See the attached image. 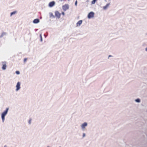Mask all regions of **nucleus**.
I'll list each match as a JSON object with an SVG mask.
<instances>
[{"mask_svg":"<svg viewBox=\"0 0 147 147\" xmlns=\"http://www.w3.org/2000/svg\"><path fill=\"white\" fill-rule=\"evenodd\" d=\"M8 110V109L7 108L6 110L4 111L1 115V118L3 121V122L5 120V117L7 114Z\"/></svg>","mask_w":147,"mask_h":147,"instance_id":"f257e3e1","label":"nucleus"},{"mask_svg":"<svg viewBox=\"0 0 147 147\" xmlns=\"http://www.w3.org/2000/svg\"><path fill=\"white\" fill-rule=\"evenodd\" d=\"M62 8L64 11H66L69 9V5L67 4H65L62 6Z\"/></svg>","mask_w":147,"mask_h":147,"instance_id":"f03ea898","label":"nucleus"},{"mask_svg":"<svg viewBox=\"0 0 147 147\" xmlns=\"http://www.w3.org/2000/svg\"><path fill=\"white\" fill-rule=\"evenodd\" d=\"M61 13H60L58 11H56L55 12V16L58 18H60Z\"/></svg>","mask_w":147,"mask_h":147,"instance_id":"7ed1b4c3","label":"nucleus"},{"mask_svg":"<svg viewBox=\"0 0 147 147\" xmlns=\"http://www.w3.org/2000/svg\"><path fill=\"white\" fill-rule=\"evenodd\" d=\"M94 13L93 12H90L88 15V18H90L93 17L94 16Z\"/></svg>","mask_w":147,"mask_h":147,"instance_id":"20e7f679","label":"nucleus"},{"mask_svg":"<svg viewBox=\"0 0 147 147\" xmlns=\"http://www.w3.org/2000/svg\"><path fill=\"white\" fill-rule=\"evenodd\" d=\"M20 82H18L17 83V85L16 86V90L17 91L19 90L20 88Z\"/></svg>","mask_w":147,"mask_h":147,"instance_id":"39448f33","label":"nucleus"},{"mask_svg":"<svg viewBox=\"0 0 147 147\" xmlns=\"http://www.w3.org/2000/svg\"><path fill=\"white\" fill-rule=\"evenodd\" d=\"M3 66L2 68L3 70H5L6 69V62H3Z\"/></svg>","mask_w":147,"mask_h":147,"instance_id":"423d86ee","label":"nucleus"},{"mask_svg":"<svg viewBox=\"0 0 147 147\" xmlns=\"http://www.w3.org/2000/svg\"><path fill=\"white\" fill-rule=\"evenodd\" d=\"M55 3L54 1L51 2L49 4V6L51 7H52L55 5Z\"/></svg>","mask_w":147,"mask_h":147,"instance_id":"0eeeda50","label":"nucleus"},{"mask_svg":"<svg viewBox=\"0 0 147 147\" xmlns=\"http://www.w3.org/2000/svg\"><path fill=\"white\" fill-rule=\"evenodd\" d=\"M87 125V124L86 123H84L83 124H82L81 125V127L83 129H84L85 127Z\"/></svg>","mask_w":147,"mask_h":147,"instance_id":"6e6552de","label":"nucleus"},{"mask_svg":"<svg viewBox=\"0 0 147 147\" xmlns=\"http://www.w3.org/2000/svg\"><path fill=\"white\" fill-rule=\"evenodd\" d=\"M82 20L79 21L76 24L77 26H80L82 23Z\"/></svg>","mask_w":147,"mask_h":147,"instance_id":"1a4fd4ad","label":"nucleus"},{"mask_svg":"<svg viewBox=\"0 0 147 147\" xmlns=\"http://www.w3.org/2000/svg\"><path fill=\"white\" fill-rule=\"evenodd\" d=\"M110 3H108L105 6L103 7L104 9L106 10L109 6Z\"/></svg>","mask_w":147,"mask_h":147,"instance_id":"9d476101","label":"nucleus"},{"mask_svg":"<svg viewBox=\"0 0 147 147\" xmlns=\"http://www.w3.org/2000/svg\"><path fill=\"white\" fill-rule=\"evenodd\" d=\"M39 22V20L38 19H34L33 20V22L34 23L36 24V23H38Z\"/></svg>","mask_w":147,"mask_h":147,"instance_id":"9b49d317","label":"nucleus"},{"mask_svg":"<svg viewBox=\"0 0 147 147\" xmlns=\"http://www.w3.org/2000/svg\"><path fill=\"white\" fill-rule=\"evenodd\" d=\"M50 18H54L55 16H54L53 13H50Z\"/></svg>","mask_w":147,"mask_h":147,"instance_id":"f8f14e48","label":"nucleus"},{"mask_svg":"<svg viewBox=\"0 0 147 147\" xmlns=\"http://www.w3.org/2000/svg\"><path fill=\"white\" fill-rule=\"evenodd\" d=\"M16 13V11H14L13 12L11 13V16L12 15L15 14Z\"/></svg>","mask_w":147,"mask_h":147,"instance_id":"ddd939ff","label":"nucleus"},{"mask_svg":"<svg viewBox=\"0 0 147 147\" xmlns=\"http://www.w3.org/2000/svg\"><path fill=\"white\" fill-rule=\"evenodd\" d=\"M97 0H93L91 2L92 4H94Z\"/></svg>","mask_w":147,"mask_h":147,"instance_id":"4468645a","label":"nucleus"},{"mask_svg":"<svg viewBox=\"0 0 147 147\" xmlns=\"http://www.w3.org/2000/svg\"><path fill=\"white\" fill-rule=\"evenodd\" d=\"M136 101L137 102H140V100L139 99H137L136 100Z\"/></svg>","mask_w":147,"mask_h":147,"instance_id":"2eb2a0df","label":"nucleus"},{"mask_svg":"<svg viewBox=\"0 0 147 147\" xmlns=\"http://www.w3.org/2000/svg\"><path fill=\"white\" fill-rule=\"evenodd\" d=\"M16 73L17 74H20V72L19 71H16Z\"/></svg>","mask_w":147,"mask_h":147,"instance_id":"dca6fc26","label":"nucleus"},{"mask_svg":"<svg viewBox=\"0 0 147 147\" xmlns=\"http://www.w3.org/2000/svg\"><path fill=\"white\" fill-rule=\"evenodd\" d=\"M27 60V59L26 58H25L24 59V62H26Z\"/></svg>","mask_w":147,"mask_h":147,"instance_id":"f3484780","label":"nucleus"},{"mask_svg":"<svg viewBox=\"0 0 147 147\" xmlns=\"http://www.w3.org/2000/svg\"><path fill=\"white\" fill-rule=\"evenodd\" d=\"M77 2H78L77 0H76V1H75V5L76 6H77Z\"/></svg>","mask_w":147,"mask_h":147,"instance_id":"a211bd4d","label":"nucleus"},{"mask_svg":"<svg viewBox=\"0 0 147 147\" xmlns=\"http://www.w3.org/2000/svg\"><path fill=\"white\" fill-rule=\"evenodd\" d=\"M59 0V1L61 2L62 1H65L66 0Z\"/></svg>","mask_w":147,"mask_h":147,"instance_id":"6ab92c4d","label":"nucleus"},{"mask_svg":"<svg viewBox=\"0 0 147 147\" xmlns=\"http://www.w3.org/2000/svg\"><path fill=\"white\" fill-rule=\"evenodd\" d=\"M85 134L84 133L83 134V137H85Z\"/></svg>","mask_w":147,"mask_h":147,"instance_id":"aec40b11","label":"nucleus"},{"mask_svg":"<svg viewBox=\"0 0 147 147\" xmlns=\"http://www.w3.org/2000/svg\"><path fill=\"white\" fill-rule=\"evenodd\" d=\"M62 14L64 16L65 15V13L64 12H62Z\"/></svg>","mask_w":147,"mask_h":147,"instance_id":"412c9836","label":"nucleus"},{"mask_svg":"<svg viewBox=\"0 0 147 147\" xmlns=\"http://www.w3.org/2000/svg\"><path fill=\"white\" fill-rule=\"evenodd\" d=\"M31 120H30L29 121V124H30L31 123Z\"/></svg>","mask_w":147,"mask_h":147,"instance_id":"4be33fe9","label":"nucleus"},{"mask_svg":"<svg viewBox=\"0 0 147 147\" xmlns=\"http://www.w3.org/2000/svg\"><path fill=\"white\" fill-rule=\"evenodd\" d=\"M40 40L41 41H42V37H40Z\"/></svg>","mask_w":147,"mask_h":147,"instance_id":"5701e85b","label":"nucleus"},{"mask_svg":"<svg viewBox=\"0 0 147 147\" xmlns=\"http://www.w3.org/2000/svg\"><path fill=\"white\" fill-rule=\"evenodd\" d=\"M145 50L146 51H147V47L146 49Z\"/></svg>","mask_w":147,"mask_h":147,"instance_id":"b1692460","label":"nucleus"},{"mask_svg":"<svg viewBox=\"0 0 147 147\" xmlns=\"http://www.w3.org/2000/svg\"><path fill=\"white\" fill-rule=\"evenodd\" d=\"M111 55H110L109 56V57H111Z\"/></svg>","mask_w":147,"mask_h":147,"instance_id":"393cba45","label":"nucleus"},{"mask_svg":"<svg viewBox=\"0 0 147 147\" xmlns=\"http://www.w3.org/2000/svg\"><path fill=\"white\" fill-rule=\"evenodd\" d=\"M4 147H6V146H5Z\"/></svg>","mask_w":147,"mask_h":147,"instance_id":"a878e982","label":"nucleus"},{"mask_svg":"<svg viewBox=\"0 0 147 147\" xmlns=\"http://www.w3.org/2000/svg\"><path fill=\"white\" fill-rule=\"evenodd\" d=\"M40 36H41V35H40Z\"/></svg>","mask_w":147,"mask_h":147,"instance_id":"bb28decb","label":"nucleus"}]
</instances>
